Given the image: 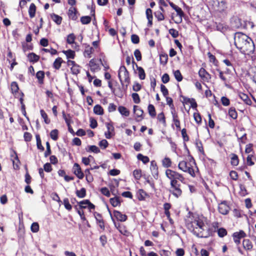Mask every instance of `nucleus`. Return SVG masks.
I'll list each match as a JSON object with an SVG mask.
<instances>
[{
	"label": "nucleus",
	"mask_w": 256,
	"mask_h": 256,
	"mask_svg": "<svg viewBox=\"0 0 256 256\" xmlns=\"http://www.w3.org/2000/svg\"><path fill=\"white\" fill-rule=\"evenodd\" d=\"M188 214L185 220L186 226L188 230L198 238H208L212 236L220 228V224L218 222L212 223V228H208L203 220L198 216H195L194 214L190 212Z\"/></svg>",
	"instance_id": "1"
},
{
	"label": "nucleus",
	"mask_w": 256,
	"mask_h": 256,
	"mask_svg": "<svg viewBox=\"0 0 256 256\" xmlns=\"http://www.w3.org/2000/svg\"><path fill=\"white\" fill-rule=\"evenodd\" d=\"M166 175L170 180V192L174 197L179 198L182 195V190L181 188V185L178 183V180L184 182V178L182 174L170 169L166 170Z\"/></svg>",
	"instance_id": "2"
},
{
	"label": "nucleus",
	"mask_w": 256,
	"mask_h": 256,
	"mask_svg": "<svg viewBox=\"0 0 256 256\" xmlns=\"http://www.w3.org/2000/svg\"><path fill=\"white\" fill-rule=\"evenodd\" d=\"M118 77L122 86H124V82L126 83V89L127 90L128 86L130 83V72L124 66H120L118 72Z\"/></svg>",
	"instance_id": "3"
},
{
	"label": "nucleus",
	"mask_w": 256,
	"mask_h": 256,
	"mask_svg": "<svg viewBox=\"0 0 256 256\" xmlns=\"http://www.w3.org/2000/svg\"><path fill=\"white\" fill-rule=\"evenodd\" d=\"M234 40L236 46L240 50L246 41H250L251 38L242 32H238L235 34Z\"/></svg>",
	"instance_id": "4"
},
{
	"label": "nucleus",
	"mask_w": 256,
	"mask_h": 256,
	"mask_svg": "<svg viewBox=\"0 0 256 256\" xmlns=\"http://www.w3.org/2000/svg\"><path fill=\"white\" fill-rule=\"evenodd\" d=\"M178 168L182 171L188 173L192 177H195L194 170L190 164L186 161H180L178 164Z\"/></svg>",
	"instance_id": "5"
},
{
	"label": "nucleus",
	"mask_w": 256,
	"mask_h": 256,
	"mask_svg": "<svg viewBox=\"0 0 256 256\" xmlns=\"http://www.w3.org/2000/svg\"><path fill=\"white\" fill-rule=\"evenodd\" d=\"M108 210L110 214L111 219L114 222V217L117 220L122 222H126L128 219L127 216L124 214H122V213L120 211L114 210L113 212L112 216L111 211L110 210V209L108 208Z\"/></svg>",
	"instance_id": "6"
},
{
	"label": "nucleus",
	"mask_w": 256,
	"mask_h": 256,
	"mask_svg": "<svg viewBox=\"0 0 256 256\" xmlns=\"http://www.w3.org/2000/svg\"><path fill=\"white\" fill-rule=\"evenodd\" d=\"M254 50V45L252 40H247L246 44L242 46V48L240 50V51L244 54H250L253 52Z\"/></svg>",
	"instance_id": "7"
},
{
	"label": "nucleus",
	"mask_w": 256,
	"mask_h": 256,
	"mask_svg": "<svg viewBox=\"0 0 256 256\" xmlns=\"http://www.w3.org/2000/svg\"><path fill=\"white\" fill-rule=\"evenodd\" d=\"M170 6L176 10V16H178V20H174V22L176 24H180L182 22V17L184 16V14L182 8L174 4L172 2H169Z\"/></svg>",
	"instance_id": "8"
},
{
	"label": "nucleus",
	"mask_w": 256,
	"mask_h": 256,
	"mask_svg": "<svg viewBox=\"0 0 256 256\" xmlns=\"http://www.w3.org/2000/svg\"><path fill=\"white\" fill-rule=\"evenodd\" d=\"M246 236V232L242 230L235 232L232 235L233 240L236 245H239L240 243L241 238H244Z\"/></svg>",
	"instance_id": "9"
},
{
	"label": "nucleus",
	"mask_w": 256,
	"mask_h": 256,
	"mask_svg": "<svg viewBox=\"0 0 256 256\" xmlns=\"http://www.w3.org/2000/svg\"><path fill=\"white\" fill-rule=\"evenodd\" d=\"M67 14L70 20L76 21L78 18L79 13L76 7L71 6L69 8Z\"/></svg>",
	"instance_id": "10"
},
{
	"label": "nucleus",
	"mask_w": 256,
	"mask_h": 256,
	"mask_svg": "<svg viewBox=\"0 0 256 256\" xmlns=\"http://www.w3.org/2000/svg\"><path fill=\"white\" fill-rule=\"evenodd\" d=\"M94 216L96 220V224L98 225L100 228L104 231L105 230V222L102 215L96 212L94 213Z\"/></svg>",
	"instance_id": "11"
},
{
	"label": "nucleus",
	"mask_w": 256,
	"mask_h": 256,
	"mask_svg": "<svg viewBox=\"0 0 256 256\" xmlns=\"http://www.w3.org/2000/svg\"><path fill=\"white\" fill-rule=\"evenodd\" d=\"M198 74L203 82H208L211 79V75L204 68L200 69Z\"/></svg>",
	"instance_id": "12"
},
{
	"label": "nucleus",
	"mask_w": 256,
	"mask_h": 256,
	"mask_svg": "<svg viewBox=\"0 0 256 256\" xmlns=\"http://www.w3.org/2000/svg\"><path fill=\"white\" fill-rule=\"evenodd\" d=\"M78 204L80 209L82 210L88 208L90 210H94L95 208V206L92 204L89 200H82L78 202Z\"/></svg>",
	"instance_id": "13"
},
{
	"label": "nucleus",
	"mask_w": 256,
	"mask_h": 256,
	"mask_svg": "<svg viewBox=\"0 0 256 256\" xmlns=\"http://www.w3.org/2000/svg\"><path fill=\"white\" fill-rule=\"evenodd\" d=\"M134 112L135 114V120L136 122H140L144 118V110L138 106H134Z\"/></svg>",
	"instance_id": "14"
},
{
	"label": "nucleus",
	"mask_w": 256,
	"mask_h": 256,
	"mask_svg": "<svg viewBox=\"0 0 256 256\" xmlns=\"http://www.w3.org/2000/svg\"><path fill=\"white\" fill-rule=\"evenodd\" d=\"M230 210V208L227 204L226 201H224L219 204L218 206V210L219 212L221 214L224 215L227 214L228 213Z\"/></svg>",
	"instance_id": "15"
},
{
	"label": "nucleus",
	"mask_w": 256,
	"mask_h": 256,
	"mask_svg": "<svg viewBox=\"0 0 256 256\" xmlns=\"http://www.w3.org/2000/svg\"><path fill=\"white\" fill-rule=\"evenodd\" d=\"M136 196L140 201H144L146 198L150 197V194L146 192L143 189H139L136 193Z\"/></svg>",
	"instance_id": "16"
},
{
	"label": "nucleus",
	"mask_w": 256,
	"mask_h": 256,
	"mask_svg": "<svg viewBox=\"0 0 256 256\" xmlns=\"http://www.w3.org/2000/svg\"><path fill=\"white\" fill-rule=\"evenodd\" d=\"M74 174L79 178L82 179L84 174L80 166L78 163H75L72 168Z\"/></svg>",
	"instance_id": "17"
},
{
	"label": "nucleus",
	"mask_w": 256,
	"mask_h": 256,
	"mask_svg": "<svg viewBox=\"0 0 256 256\" xmlns=\"http://www.w3.org/2000/svg\"><path fill=\"white\" fill-rule=\"evenodd\" d=\"M122 88H120L119 86L118 88H114L113 92H112L116 96L122 98L124 94L126 93V85L124 84V86H122Z\"/></svg>",
	"instance_id": "18"
},
{
	"label": "nucleus",
	"mask_w": 256,
	"mask_h": 256,
	"mask_svg": "<svg viewBox=\"0 0 256 256\" xmlns=\"http://www.w3.org/2000/svg\"><path fill=\"white\" fill-rule=\"evenodd\" d=\"M150 170L154 178L157 179L158 176V166L155 160H152L150 162Z\"/></svg>",
	"instance_id": "19"
},
{
	"label": "nucleus",
	"mask_w": 256,
	"mask_h": 256,
	"mask_svg": "<svg viewBox=\"0 0 256 256\" xmlns=\"http://www.w3.org/2000/svg\"><path fill=\"white\" fill-rule=\"evenodd\" d=\"M11 92L14 96L15 98H18V94L20 93L19 92L20 88L18 84L16 82H12L10 84Z\"/></svg>",
	"instance_id": "20"
},
{
	"label": "nucleus",
	"mask_w": 256,
	"mask_h": 256,
	"mask_svg": "<svg viewBox=\"0 0 256 256\" xmlns=\"http://www.w3.org/2000/svg\"><path fill=\"white\" fill-rule=\"evenodd\" d=\"M228 8V2L226 0L218 2L217 10L220 12H225Z\"/></svg>",
	"instance_id": "21"
},
{
	"label": "nucleus",
	"mask_w": 256,
	"mask_h": 256,
	"mask_svg": "<svg viewBox=\"0 0 256 256\" xmlns=\"http://www.w3.org/2000/svg\"><path fill=\"white\" fill-rule=\"evenodd\" d=\"M89 66L90 71L95 72L100 70V68L98 64L96 62V60L94 59H91L89 62Z\"/></svg>",
	"instance_id": "22"
},
{
	"label": "nucleus",
	"mask_w": 256,
	"mask_h": 256,
	"mask_svg": "<svg viewBox=\"0 0 256 256\" xmlns=\"http://www.w3.org/2000/svg\"><path fill=\"white\" fill-rule=\"evenodd\" d=\"M242 246L246 252H250L253 249V244L249 239H244L243 240Z\"/></svg>",
	"instance_id": "23"
},
{
	"label": "nucleus",
	"mask_w": 256,
	"mask_h": 256,
	"mask_svg": "<svg viewBox=\"0 0 256 256\" xmlns=\"http://www.w3.org/2000/svg\"><path fill=\"white\" fill-rule=\"evenodd\" d=\"M114 226L121 234L126 236H129L130 232L128 230L125 226L120 224H116V223H114Z\"/></svg>",
	"instance_id": "24"
},
{
	"label": "nucleus",
	"mask_w": 256,
	"mask_h": 256,
	"mask_svg": "<svg viewBox=\"0 0 256 256\" xmlns=\"http://www.w3.org/2000/svg\"><path fill=\"white\" fill-rule=\"evenodd\" d=\"M85 48L84 54L86 57L88 58H90L92 57V54L94 52V48L90 46L89 44H85Z\"/></svg>",
	"instance_id": "25"
},
{
	"label": "nucleus",
	"mask_w": 256,
	"mask_h": 256,
	"mask_svg": "<svg viewBox=\"0 0 256 256\" xmlns=\"http://www.w3.org/2000/svg\"><path fill=\"white\" fill-rule=\"evenodd\" d=\"M238 96L246 104L249 106L252 104V102L246 94L240 92L238 93Z\"/></svg>",
	"instance_id": "26"
},
{
	"label": "nucleus",
	"mask_w": 256,
	"mask_h": 256,
	"mask_svg": "<svg viewBox=\"0 0 256 256\" xmlns=\"http://www.w3.org/2000/svg\"><path fill=\"white\" fill-rule=\"evenodd\" d=\"M146 18L148 20V26H152V10L150 8H146Z\"/></svg>",
	"instance_id": "27"
},
{
	"label": "nucleus",
	"mask_w": 256,
	"mask_h": 256,
	"mask_svg": "<svg viewBox=\"0 0 256 256\" xmlns=\"http://www.w3.org/2000/svg\"><path fill=\"white\" fill-rule=\"evenodd\" d=\"M27 58L28 60V61L33 64L38 62L40 60V56L36 54L34 52H30Z\"/></svg>",
	"instance_id": "28"
},
{
	"label": "nucleus",
	"mask_w": 256,
	"mask_h": 256,
	"mask_svg": "<svg viewBox=\"0 0 256 256\" xmlns=\"http://www.w3.org/2000/svg\"><path fill=\"white\" fill-rule=\"evenodd\" d=\"M230 156L231 165L234 166H238L240 162L238 156L234 153H232L230 154Z\"/></svg>",
	"instance_id": "29"
},
{
	"label": "nucleus",
	"mask_w": 256,
	"mask_h": 256,
	"mask_svg": "<svg viewBox=\"0 0 256 256\" xmlns=\"http://www.w3.org/2000/svg\"><path fill=\"white\" fill-rule=\"evenodd\" d=\"M64 62L62 58L58 57L54 60L52 66L55 70H58L60 68L62 63Z\"/></svg>",
	"instance_id": "30"
},
{
	"label": "nucleus",
	"mask_w": 256,
	"mask_h": 256,
	"mask_svg": "<svg viewBox=\"0 0 256 256\" xmlns=\"http://www.w3.org/2000/svg\"><path fill=\"white\" fill-rule=\"evenodd\" d=\"M156 118L158 121L160 123L162 124L164 126L166 127V118L164 112H162L158 114Z\"/></svg>",
	"instance_id": "31"
},
{
	"label": "nucleus",
	"mask_w": 256,
	"mask_h": 256,
	"mask_svg": "<svg viewBox=\"0 0 256 256\" xmlns=\"http://www.w3.org/2000/svg\"><path fill=\"white\" fill-rule=\"evenodd\" d=\"M44 74L45 73L44 71L42 70H39L36 73V76L38 80V84H44Z\"/></svg>",
	"instance_id": "32"
},
{
	"label": "nucleus",
	"mask_w": 256,
	"mask_h": 256,
	"mask_svg": "<svg viewBox=\"0 0 256 256\" xmlns=\"http://www.w3.org/2000/svg\"><path fill=\"white\" fill-rule=\"evenodd\" d=\"M172 208V205L170 203L166 202L164 204V214L166 216L168 220H171L170 214V210Z\"/></svg>",
	"instance_id": "33"
},
{
	"label": "nucleus",
	"mask_w": 256,
	"mask_h": 256,
	"mask_svg": "<svg viewBox=\"0 0 256 256\" xmlns=\"http://www.w3.org/2000/svg\"><path fill=\"white\" fill-rule=\"evenodd\" d=\"M136 69L138 70V78L141 80H144L145 79L146 74L144 72V69L141 67L136 64Z\"/></svg>",
	"instance_id": "34"
},
{
	"label": "nucleus",
	"mask_w": 256,
	"mask_h": 256,
	"mask_svg": "<svg viewBox=\"0 0 256 256\" xmlns=\"http://www.w3.org/2000/svg\"><path fill=\"white\" fill-rule=\"evenodd\" d=\"M148 110L149 115L152 118L156 117V110L154 106L152 104H149L148 106Z\"/></svg>",
	"instance_id": "35"
},
{
	"label": "nucleus",
	"mask_w": 256,
	"mask_h": 256,
	"mask_svg": "<svg viewBox=\"0 0 256 256\" xmlns=\"http://www.w3.org/2000/svg\"><path fill=\"white\" fill-rule=\"evenodd\" d=\"M51 18L52 20L55 22L58 25H60L62 24V17L54 13L50 14V15Z\"/></svg>",
	"instance_id": "36"
},
{
	"label": "nucleus",
	"mask_w": 256,
	"mask_h": 256,
	"mask_svg": "<svg viewBox=\"0 0 256 256\" xmlns=\"http://www.w3.org/2000/svg\"><path fill=\"white\" fill-rule=\"evenodd\" d=\"M14 160H12L13 166L14 169L18 170L20 168V160L18 159L16 152H14Z\"/></svg>",
	"instance_id": "37"
},
{
	"label": "nucleus",
	"mask_w": 256,
	"mask_h": 256,
	"mask_svg": "<svg viewBox=\"0 0 256 256\" xmlns=\"http://www.w3.org/2000/svg\"><path fill=\"white\" fill-rule=\"evenodd\" d=\"M168 60V55L165 52L162 53L160 54V64L163 66H165Z\"/></svg>",
	"instance_id": "38"
},
{
	"label": "nucleus",
	"mask_w": 256,
	"mask_h": 256,
	"mask_svg": "<svg viewBox=\"0 0 256 256\" xmlns=\"http://www.w3.org/2000/svg\"><path fill=\"white\" fill-rule=\"evenodd\" d=\"M256 160V157L252 154H250L246 158V164L248 166H252L254 164V160Z\"/></svg>",
	"instance_id": "39"
},
{
	"label": "nucleus",
	"mask_w": 256,
	"mask_h": 256,
	"mask_svg": "<svg viewBox=\"0 0 256 256\" xmlns=\"http://www.w3.org/2000/svg\"><path fill=\"white\" fill-rule=\"evenodd\" d=\"M36 6L34 4L32 3L30 4L29 9H28V14L30 16V18H33L36 15Z\"/></svg>",
	"instance_id": "40"
},
{
	"label": "nucleus",
	"mask_w": 256,
	"mask_h": 256,
	"mask_svg": "<svg viewBox=\"0 0 256 256\" xmlns=\"http://www.w3.org/2000/svg\"><path fill=\"white\" fill-rule=\"evenodd\" d=\"M94 112L97 115H102L104 110L100 105L96 104L94 107Z\"/></svg>",
	"instance_id": "41"
},
{
	"label": "nucleus",
	"mask_w": 256,
	"mask_h": 256,
	"mask_svg": "<svg viewBox=\"0 0 256 256\" xmlns=\"http://www.w3.org/2000/svg\"><path fill=\"white\" fill-rule=\"evenodd\" d=\"M118 110L122 115L125 116H128L130 114L129 110L124 106H119Z\"/></svg>",
	"instance_id": "42"
},
{
	"label": "nucleus",
	"mask_w": 256,
	"mask_h": 256,
	"mask_svg": "<svg viewBox=\"0 0 256 256\" xmlns=\"http://www.w3.org/2000/svg\"><path fill=\"white\" fill-rule=\"evenodd\" d=\"M216 71L218 72L219 74V78L221 80L222 82H224V84H226V83L229 82V80L228 78L224 76V72L221 70H220L217 68L216 69Z\"/></svg>",
	"instance_id": "43"
},
{
	"label": "nucleus",
	"mask_w": 256,
	"mask_h": 256,
	"mask_svg": "<svg viewBox=\"0 0 256 256\" xmlns=\"http://www.w3.org/2000/svg\"><path fill=\"white\" fill-rule=\"evenodd\" d=\"M110 202L114 207H116L120 205V197L118 196H115L114 198H110Z\"/></svg>",
	"instance_id": "44"
},
{
	"label": "nucleus",
	"mask_w": 256,
	"mask_h": 256,
	"mask_svg": "<svg viewBox=\"0 0 256 256\" xmlns=\"http://www.w3.org/2000/svg\"><path fill=\"white\" fill-rule=\"evenodd\" d=\"M62 52L66 56L67 58L74 59L76 56V53L74 50H63Z\"/></svg>",
	"instance_id": "45"
},
{
	"label": "nucleus",
	"mask_w": 256,
	"mask_h": 256,
	"mask_svg": "<svg viewBox=\"0 0 256 256\" xmlns=\"http://www.w3.org/2000/svg\"><path fill=\"white\" fill-rule=\"evenodd\" d=\"M172 162L170 158L168 157H165L162 160V165L165 168H168L172 166Z\"/></svg>",
	"instance_id": "46"
},
{
	"label": "nucleus",
	"mask_w": 256,
	"mask_h": 256,
	"mask_svg": "<svg viewBox=\"0 0 256 256\" xmlns=\"http://www.w3.org/2000/svg\"><path fill=\"white\" fill-rule=\"evenodd\" d=\"M229 116L234 120H236L238 118V113L234 107H231L228 110Z\"/></svg>",
	"instance_id": "47"
},
{
	"label": "nucleus",
	"mask_w": 256,
	"mask_h": 256,
	"mask_svg": "<svg viewBox=\"0 0 256 256\" xmlns=\"http://www.w3.org/2000/svg\"><path fill=\"white\" fill-rule=\"evenodd\" d=\"M76 39V36L75 34L74 33H71L67 36L66 42L70 44H75Z\"/></svg>",
	"instance_id": "48"
},
{
	"label": "nucleus",
	"mask_w": 256,
	"mask_h": 256,
	"mask_svg": "<svg viewBox=\"0 0 256 256\" xmlns=\"http://www.w3.org/2000/svg\"><path fill=\"white\" fill-rule=\"evenodd\" d=\"M36 141L37 148L39 150H40L41 152H43L44 150V148L42 144V141H41V139H40V135L36 134Z\"/></svg>",
	"instance_id": "49"
},
{
	"label": "nucleus",
	"mask_w": 256,
	"mask_h": 256,
	"mask_svg": "<svg viewBox=\"0 0 256 256\" xmlns=\"http://www.w3.org/2000/svg\"><path fill=\"white\" fill-rule=\"evenodd\" d=\"M154 16L158 22L164 20L165 19L164 14L160 11L155 12Z\"/></svg>",
	"instance_id": "50"
},
{
	"label": "nucleus",
	"mask_w": 256,
	"mask_h": 256,
	"mask_svg": "<svg viewBox=\"0 0 256 256\" xmlns=\"http://www.w3.org/2000/svg\"><path fill=\"white\" fill-rule=\"evenodd\" d=\"M80 66L76 64L74 66H72L70 68V70L72 74L78 75L80 73Z\"/></svg>",
	"instance_id": "51"
},
{
	"label": "nucleus",
	"mask_w": 256,
	"mask_h": 256,
	"mask_svg": "<svg viewBox=\"0 0 256 256\" xmlns=\"http://www.w3.org/2000/svg\"><path fill=\"white\" fill-rule=\"evenodd\" d=\"M76 196L79 198H84L86 196V190L82 188L80 190H76Z\"/></svg>",
	"instance_id": "52"
},
{
	"label": "nucleus",
	"mask_w": 256,
	"mask_h": 256,
	"mask_svg": "<svg viewBox=\"0 0 256 256\" xmlns=\"http://www.w3.org/2000/svg\"><path fill=\"white\" fill-rule=\"evenodd\" d=\"M137 158L141 160L144 164L148 163L150 161V158L147 156H144L142 154H138L137 155Z\"/></svg>",
	"instance_id": "53"
},
{
	"label": "nucleus",
	"mask_w": 256,
	"mask_h": 256,
	"mask_svg": "<svg viewBox=\"0 0 256 256\" xmlns=\"http://www.w3.org/2000/svg\"><path fill=\"white\" fill-rule=\"evenodd\" d=\"M50 138L54 141L58 138V130L57 129L52 130L50 132Z\"/></svg>",
	"instance_id": "54"
},
{
	"label": "nucleus",
	"mask_w": 256,
	"mask_h": 256,
	"mask_svg": "<svg viewBox=\"0 0 256 256\" xmlns=\"http://www.w3.org/2000/svg\"><path fill=\"white\" fill-rule=\"evenodd\" d=\"M40 114L42 117L44 118V122L46 124H49L50 122V119L48 118V114L44 110H40Z\"/></svg>",
	"instance_id": "55"
},
{
	"label": "nucleus",
	"mask_w": 256,
	"mask_h": 256,
	"mask_svg": "<svg viewBox=\"0 0 256 256\" xmlns=\"http://www.w3.org/2000/svg\"><path fill=\"white\" fill-rule=\"evenodd\" d=\"M196 146L198 150L202 154H204V149L202 144V142L199 140H196Z\"/></svg>",
	"instance_id": "56"
},
{
	"label": "nucleus",
	"mask_w": 256,
	"mask_h": 256,
	"mask_svg": "<svg viewBox=\"0 0 256 256\" xmlns=\"http://www.w3.org/2000/svg\"><path fill=\"white\" fill-rule=\"evenodd\" d=\"M80 20L82 24H88L90 22L92 18L90 16H82Z\"/></svg>",
	"instance_id": "57"
},
{
	"label": "nucleus",
	"mask_w": 256,
	"mask_h": 256,
	"mask_svg": "<svg viewBox=\"0 0 256 256\" xmlns=\"http://www.w3.org/2000/svg\"><path fill=\"white\" fill-rule=\"evenodd\" d=\"M218 235L220 238H223L228 234L226 230L224 228H220L217 231Z\"/></svg>",
	"instance_id": "58"
},
{
	"label": "nucleus",
	"mask_w": 256,
	"mask_h": 256,
	"mask_svg": "<svg viewBox=\"0 0 256 256\" xmlns=\"http://www.w3.org/2000/svg\"><path fill=\"white\" fill-rule=\"evenodd\" d=\"M133 176L136 180H140L142 177V170L140 169H136L133 172Z\"/></svg>",
	"instance_id": "59"
},
{
	"label": "nucleus",
	"mask_w": 256,
	"mask_h": 256,
	"mask_svg": "<svg viewBox=\"0 0 256 256\" xmlns=\"http://www.w3.org/2000/svg\"><path fill=\"white\" fill-rule=\"evenodd\" d=\"M174 74L178 82H180L182 80L183 77L180 70L174 71Z\"/></svg>",
	"instance_id": "60"
},
{
	"label": "nucleus",
	"mask_w": 256,
	"mask_h": 256,
	"mask_svg": "<svg viewBox=\"0 0 256 256\" xmlns=\"http://www.w3.org/2000/svg\"><path fill=\"white\" fill-rule=\"evenodd\" d=\"M63 204L64 206V208L66 210L68 211H70L72 209V206L70 204L69 200L68 198H64L63 200Z\"/></svg>",
	"instance_id": "61"
},
{
	"label": "nucleus",
	"mask_w": 256,
	"mask_h": 256,
	"mask_svg": "<svg viewBox=\"0 0 256 256\" xmlns=\"http://www.w3.org/2000/svg\"><path fill=\"white\" fill-rule=\"evenodd\" d=\"M39 228L38 224L36 222H34L31 225L30 230L33 232H37L39 230Z\"/></svg>",
	"instance_id": "62"
},
{
	"label": "nucleus",
	"mask_w": 256,
	"mask_h": 256,
	"mask_svg": "<svg viewBox=\"0 0 256 256\" xmlns=\"http://www.w3.org/2000/svg\"><path fill=\"white\" fill-rule=\"evenodd\" d=\"M194 118L196 122L200 124L202 123V117L199 112H194Z\"/></svg>",
	"instance_id": "63"
},
{
	"label": "nucleus",
	"mask_w": 256,
	"mask_h": 256,
	"mask_svg": "<svg viewBox=\"0 0 256 256\" xmlns=\"http://www.w3.org/2000/svg\"><path fill=\"white\" fill-rule=\"evenodd\" d=\"M100 192L101 193L106 196V197H110V192L109 190L106 187H104L100 188Z\"/></svg>",
	"instance_id": "64"
}]
</instances>
